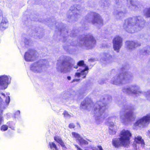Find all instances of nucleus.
Here are the masks:
<instances>
[{"mask_svg": "<svg viewBox=\"0 0 150 150\" xmlns=\"http://www.w3.org/2000/svg\"><path fill=\"white\" fill-rule=\"evenodd\" d=\"M131 136L132 134L129 130H123L120 132L119 139H112V144L115 148L126 146L129 143L130 137Z\"/></svg>", "mask_w": 150, "mask_h": 150, "instance_id": "f257e3e1", "label": "nucleus"}, {"mask_svg": "<svg viewBox=\"0 0 150 150\" xmlns=\"http://www.w3.org/2000/svg\"><path fill=\"white\" fill-rule=\"evenodd\" d=\"M134 110V108L132 106L125 109L123 113L120 115V119L124 122L130 120L133 117Z\"/></svg>", "mask_w": 150, "mask_h": 150, "instance_id": "f03ea898", "label": "nucleus"}, {"mask_svg": "<svg viewBox=\"0 0 150 150\" xmlns=\"http://www.w3.org/2000/svg\"><path fill=\"white\" fill-rule=\"evenodd\" d=\"M25 60L27 62H33L37 59V53L35 51L29 50L24 55Z\"/></svg>", "mask_w": 150, "mask_h": 150, "instance_id": "7ed1b4c3", "label": "nucleus"}, {"mask_svg": "<svg viewBox=\"0 0 150 150\" xmlns=\"http://www.w3.org/2000/svg\"><path fill=\"white\" fill-rule=\"evenodd\" d=\"M122 38L119 36H116L113 41V46L115 50L118 52L122 45Z\"/></svg>", "mask_w": 150, "mask_h": 150, "instance_id": "20e7f679", "label": "nucleus"}, {"mask_svg": "<svg viewBox=\"0 0 150 150\" xmlns=\"http://www.w3.org/2000/svg\"><path fill=\"white\" fill-rule=\"evenodd\" d=\"M127 23V25H126L125 27V29L128 32L133 33L135 32V30H133L132 31L131 29H133V27L136 23H134L133 20L132 18H129L126 20L125 21V24Z\"/></svg>", "mask_w": 150, "mask_h": 150, "instance_id": "39448f33", "label": "nucleus"}, {"mask_svg": "<svg viewBox=\"0 0 150 150\" xmlns=\"http://www.w3.org/2000/svg\"><path fill=\"white\" fill-rule=\"evenodd\" d=\"M11 78L6 75L0 76V86L2 89L6 88L9 83H10Z\"/></svg>", "mask_w": 150, "mask_h": 150, "instance_id": "423d86ee", "label": "nucleus"}, {"mask_svg": "<svg viewBox=\"0 0 150 150\" xmlns=\"http://www.w3.org/2000/svg\"><path fill=\"white\" fill-rule=\"evenodd\" d=\"M86 19L88 23L91 22L93 24H94L98 22L100 23L103 22V20L102 19L100 16L98 14L95 12L93 13V18L91 21L89 20V18L88 17L86 18Z\"/></svg>", "mask_w": 150, "mask_h": 150, "instance_id": "0eeeda50", "label": "nucleus"}, {"mask_svg": "<svg viewBox=\"0 0 150 150\" xmlns=\"http://www.w3.org/2000/svg\"><path fill=\"white\" fill-rule=\"evenodd\" d=\"M150 122V115H147L144 116L142 118L137 120L135 123L136 126H138L139 124H142L143 122L145 123H149Z\"/></svg>", "mask_w": 150, "mask_h": 150, "instance_id": "6e6552de", "label": "nucleus"}, {"mask_svg": "<svg viewBox=\"0 0 150 150\" xmlns=\"http://www.w3.org/2000/svg\"><path fill=\"white\" fill-rule=\"evenodd\" d=\"M8 21L7 18L3 17L0 23V30H4L8 27Z\"/></svg>", "mask_w": 150, "mask_h": 150, "instance_id": "1a4fd4ad", "label": "nucleus"}, {"mask_svg": "<svg viewBox=\"0 0 150 150\" xmlns=\"http://www.w3.org/2000/svg\"><path fill=\"white\" fill-rule=\"evenodd\" d=\"M86 39L85 40V44L86 45V41L89 42V46H91L92 47H93L95 45H96V41L94 37L92 35H87V36L86 37Z\"/></svg>", "mask_w": 150, "mask_h": 150, "instance_id": "9d476101", "label": "nucleus"}, {"mask_svg": "<svg viewBox=\"0 0 150 150\" xmlns=\"http://www.w3.org/2000/svg\"><path fill=\"white\" fill-rule=\"evenodd\" d=\"M71 134L74 137L77 138L78 139H79V138H80V139H79V143L81 147H82V146L83 144H88V142L87 141L81 138L80 136V135L78 133H77L75 132H72Z\"/></svg>", "mask_w": 150, "mask_h": 150, "instance_id": "9b49d317", "label": "nucleus"}, {"mask_svg": "<svg viewBox=\"0 0 150 150\" xmlns=\"http://www.w3.org/2000/svg\"><path fill=\"white\" fill-rule=\"evenodd\" d=\"M93 104V103L91 99L87 98L84 101L81 103L80 105V108L82 109L83 108L84 106H86V108H87V105H89Z\"/></svg>", "mask_w": 150, "mask_h": 150, "instance_id": "f8f14e48", "label": "nucleus"}, {"mask_svg": "<svg viewBox=\"0 0 150 150\" xmlns=\"http://www.w3.org/2000/svg\"><path fill=\"white\" fill-rule=\"evenodd\" d=\"M54 139L62 147H66L65 144L62 139L58 136H55L54 138Z\"/></svg>", "mask_w": 150, "mask_h": 150, "instance_id": "ddd939ff", "label": "nucleus"}, {"mask_svg": "<svg viewBox=\"0 0 150 150\" xmlns=\"http://www.w3.org/2000/svg\"><path fill=\"white\" fill-rule=\"evenodd\" d=\"M134 141L136 143L141 144L142 145L145 144L141 136H137L134 137Z\"/></svg>", "mask_w": 150, "mask_h": 150, "instance_id": "4468645a", "label": "nucleus"}, {"mask_svg": "<svg viewBox=\"0 0 150 150\" xmlns=\"http://www.w3.org/2000/svg\"><path fill=\"white\" fill-rule=\"evenodd\" d=\"M38 62H36L32 64L30 67V70L33 72L35 73L38 69Z\"/></svg>", "mask_w": 150, "mask_h": 150, "instance_id": "2eb2a0df", "label": "nucleus"}, {"mask_svg": "<svg viewBox=\"0 0 150 150\" xmlns=\"http://www.w3.org/2000/svg\"><path fill=\"white\" fill-rule=\"evenodd\" d=\"M89 69V68L87 66L85 67L84 69L80 71L81 75L83 76L82 78L83 79L85 78L87 74L88 73V70Z\"/></svg>", "mask_w": 150, "mask_h": 150, "instance_id": "dca6fc26", "label": "nucleus"}, {"mask_svg": "<svg viewBox=\"0 0 150 150\" xmlns=\"http://www.w3.org/2000/svg\"><path fill=\"white\" fill-rule=\"evenodd\" d=\"M77 66H74V68L75 69H77L78 67V66L79 67H85L86 66V65L84 64V61L83 60H80L77 63Z\"/></svg>", "mask_w": 150, "mask_h": 150, "instance_id": "f3484780", "label": "nucleus"}, {"mask_svg": "<svg viewBox=\"0 0 150 150\" xmlns=\"http://www.w3.org/2000/svg\"><path fill=\"white\" fill-rule=\"evenodd\" d=\"M49 146L51 149H54L55 150H58V149L56 145L53 142H50L49 143Z\"/></svg>", "mask_w": 150, "mask_h": 150, "instance_id": "a211bd4d", "label": "nucleus"}, {"mask_svg": "<svg viewBox=\"0 0 150 150\" xmlns=\"http://www.w3.org/2000/svg\"><path fill=\"white\" fill-rule=\"evenodd\" d=\"M126 44L128 47L131 46L134 47L135 46H136V44L133 41H127L126 42Z\"/></svg>", "mask_w": 150, "mask_h": 150, "instance_id": "6ab92c4d", "label": "nucleus"}, {"mask_svg": "<svg viewBox=\"0 0 150 150\" xmlns=\"http://www.w3.org/2000/svg\"><path fill=\"white\" fill-rule=\"evenodd\" d=\"M8 128V126L6 125H2L0 128L1 130L2 131L7 130Z\"/></svg>", "mask_w": 150, "mask_h": 150, "instance_id": "aec40b11", "label": "nucleus"}, {"mask_svg": "<svg viewBox=\"0 0 150 150\" xmlns=\"http://www.w3.org/2000/svg\"><path fill=\"white\" fill-rule=\"evenodd\" d=\"M145 15L147 17H150V7L146 9Z\"/></svg>", "mask_w": 150, "mask_h": 150, "instance_id": "412c9836", "label": "nucleus"}, {"mask_svg": "<svg viewBox=\"0 0 150 150\" xmlns=\"http://www.w3.org/2000/svg\"><path fill=\"white\" fill-rule=\"evenodd\" d=\"M3 112V111L0 110V125L1 124L2 122L3 121V117L2 115Z\"/></svg>", "mask_w": 150, "mask_h": 150, "instance_id": "4be33fe9", "label": "nucleus"}, {"mask_svg": "<svg viewBox=\"0 0 150 150\" xmlns=\"http://www.w3.org/2000/svg\"><path fill=\"white\" fill-rule=\"evenodd\" d=\"M63 115L64 117H70V115L69 114L67 111L64 110L63 112Z\"/></svg>", "mask_w": 150, "mask_h": 150, "instance_id": "5701e85b", "label": "nucleus"}, {"mask_svg": "<svg viewBox=\"0 0 150 150\" xmlns=\"http://www.w3.org/2000/svg\"><path fill=\"white\" fill-rule=\"evenodd\" d=\"M75 127V125L73 123H71L69 124L68 127L70 129L74 128Z\"/></svg>", "mask_w": 150, "mask_h": 150, "instance_id": "b1692460", "label": "nucleus"}, {"mask_svg": "<svg viewBox=\"0 0 150 150\" xmlns=\"http://www.w3.org/2000/svg\"><path fill=\"white\" fill-rule=\"evenodd\" d=\"M81 75L80 72H76L75 74V76H77L78 77H80Z\"/></svg>", "mask_w": 150, "mask_h": 150, "instance_id": "393cba45", "label": "nucleus"}, {"mask_svg": "<svg viewBox=\"0 0 150 150\" xmlns=\"http://www.w3.org/2000/svg\"><path fill=\"white\" fill-rule=\"evenodd\" d=\"M10 101V99L9 96H8L6 100V103H9Z\"/></svg>", "mask_w": 150, "mask_h": 150, "instance_id": "a878e982", "label": "nucleus"}, {"mask_svg": "<svg viewBox=\"0 0 150 150\" xmlns=\"http://www.w3.org/2000/svg\"><path fill=\"white\" fill-rule=\"evenodd\" d=\"M74 146L77 148V150H82L79 147V146H78V145H75Z\"/></svg>", "mask_w": 150, "mask_h": 150, "instance_id": "bb28decb", "label": "nucleus"}, {"mask_svg": "<svg viewBox=\"0 0 150 150\" xmlns=\"http://www.w3.org/2000/svg\"><path fill=\"white\" fill-rule=\"evenodd\" d=\"M138 18H139V17H137L135 19V21L137 23H138V21H139V22H141L139 20Z\"/></svg>", "mask_w": 150, "mask_h": 150, "instance_id": "cd10ccee", "label": "nucleus"}, {"mask_svg": "<svg viewBox=\"0 0 150 150\" xmlns=\"http://www.w3.org/2000/svg\"><path fill=\"white\" fill-rule=\"evenodd\" d=\"M97 148L99 149V150H103L102 146L100 145L98 146Z\"/></svg>", "mask_w": 150, "mask_h": 150, "instance_id": "c85d7f7f", "label": "nucleus"}, {"mask_svg": "<svg viewBox=\"0 0 150 150\" xmlns=\"http://www.w3.org/2000/svg\"><path fill=\"white\" fill-rule=\"evenodd\" d=\"M80 79H74L73 80L72 82H74L75 81H79Z\"/></svg>", "mask_w": 150, "mask_h": 150, "instance_id": "c756f323", "label": "nucleus"}, {"mask_svg": "<svg viewBox=\"0 0 150 150\" xmlns=\"http://www.w3.org/2000/svg\"><path fill=\"white\" fill-rule=\"evenodd\" d=\"M91 148L92 150H98L97 148L96 147H91Z\"/></svg>", "mask_w": 150, "mask_h": 150, "instance_id": "7c9ffc66", "label": "nucleus"}, {"mask_svg": "<svg viewBox=\"0 0 150 150\" xmlns=\"http://www.w3.org/2000/svg\"><path fill=\"white\" fill-rule=\"evenodd\" d=\"M68 67L69 68H71L72 67V65L70 63H69Z\"/></svg>", "mask_w": 150, "mask_h": 150, "instance_id": "2f4dec72", "label": "nucleus"}, {"mask_svg": "<svg viewBox=\"0 0 150 150\" xmlns=\"http://www.w3.org/2000/svg\"><path fill=\"white\" fill-rule=\"evenodd\" d=\"M148 134L149 138H150V130L148 131Z\"/></svg>", "mask_w": 150, "mask_h": 150, "instance_id": "473e14b6", "label": "nucleus"}, {"mask_svg": "<svg viewBox=\"0 0 150 150\" xmlns=\"http://www.w3.org/2000/svg\"><path fill=\"white\" fill-rule=\"evenodd\" d=\"M103 107V106L99 105V107L98 108L99 110H100L102 109V108Z\"/></svg>", "mask_w": 150, "mask_h": 150, "instance_id": "72a5a7b5", "label": "nucleus"}, {"mask_svg": "<svg viewBox=\"0 0 150 150\" xmlns=\"http://www.w3.org/2000/svg\"><path fill=\"white\" fill-rule=\"evenodd\" d=\"M67 79L68 80H70L71 79V77L70 76H68L67 77Z\"/></svg>", "mask_w": 150, "mask_h": 150, "instance_id": "f704fd0d", "label": "nucleus"}, {"mask_svg": "<svg viewBox=\"0 0 150 150\" xmlns=\"http://www.w3.org/2000/svg\"><path fill=\"white\" fill-rule=\"evenodd\" d=\"M126 73H125V74H124L123 75V79H125V76H126Z\"/></svg>", "mask_w": 150, "mask_h": 150, "instance_id": "c9c22d12", "label": "nucleus"}, {"mask_svg": "<svg viewBox=\"0 0 150 150\" xmlns=\"http://www.w3.org/2000/svg\"><path fill=\"white\" fill-rule=\"evenodd\" d=\"M65 62V61H63V62H62V64H64Z\"/></svg>", "mask_w": 150, "mask_h": 150, "instance_id": "e433bc0d", "label": "nucleus"}, {"mask_svg": "<svg viewBox=\"0 0 150 150\" xmlns=\"http://www.w3.org/2000/svg\"><path fill=\"white\" fill-rule=\"evenodd\" d=\"M2 95H3V96H5V94H4V93H2Z\"/></svg>", "mask_w": 150, "mask_h": 150, "instance_id": "4c0bfd02", "label": "nucleus"}, {"mask_svg": "<svg viewBox=\"0 0 150 150\" xmlns=\"http://www.w3.org/2000/svg\"><path fill=\"white\" fill-rule=\"evenodd\" d=\"M97 109V108H95L94 109V110L95 111H96V110Z\"/></svg>", "mask_w": 150, "mask_h": 150, "instance_id": "58836bf2", "label": "nucleus"}, {"mask_svg": "<svg viewBox=\"0 0 150 150\" xmlns=\"http://www.w3.org/2000/svg\"><path fill=\"white\" fill-rule=\"evenodd\" d=\"M127 90H129V91H130V88H128L127 89Z\"/></svg>", "mask_w": 150, "mask_h": 150, "instance_id": "ea45409f", "label": "nucleus"}, {"mask_svg": "<svg viewBox=\"0 0 150 150\" xmlns=\"http://www.w3.org/2000/svg\"><path fill=\"white\" fill-rule=\"evenodd\" d=\"M132 77L131 76H130V77Z\"/></svg>", "mask_w": 150, "mask_h": 150, "instance_id": "a19ab883", "label": "nucleus"}]
</instances>
